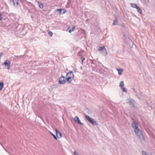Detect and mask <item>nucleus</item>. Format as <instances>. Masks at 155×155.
Masks as SVG:
<instances>
[{
    "instance_id": "obj_17",
    "label": "nucleus",
    "mask_w": 155,
    "mask_h": 155,
    "mask_svg": "<svg viewBox=\"0 0 155 155\" xmlns=\"http://www.w3.org/2000/svg\"><path fill=\"white\" fill-rule=\"evenodd\" d=\"M56 136L58 138H60L62 137V134L59 132H58V133L56 134Z\"/></svg>"
},
{
    "instance_id": "obj_32",
    "label": "nucleus",
    "mask_w": 155,
    "mask_h": 155,
    "mask_svg": "<svg viewBox=\"0 0 155 155\" xmlns=\"http://www.w3.org/2000/svg\"><path fill=\"white\" fill-rule=\"evenodd\" d=\"M55 131H56V134H57L58 133V132L59 131L58 130L56 129H55Z\"/></svg>"
},
{
    "instance_id": "obj_7",
    "label": "nucleus",
    "mask_w": 155,
    "mask_h": 155,
    "mask_svg": "<svg viewBox=\"0 0 155 155\" xmlns=\"http://www.w3.org/2000/svg\"><path fill=\"white\" fill-rule=\"evenodd\" d=\"M56 11L57 12L59 13L60 15L64 14L66 12V11L64 8L57 9Z\"/></svg>"
},
{
    "instance_id": "obj_3",
    "label": "nucleus",
    "mask_w": 155,
    "mask_h": 155,
    "mask_svg": "<svg viewBox=\"0 0 155 155\" xmlns=\"http://www.w3.org/2000/svg\"><path fill=\"white\" fill-rule=\"evenodd\" d=\"M84 115L86 120L93 125L95 126L97 124L96 122L94 119L90 117L86 114H85Z\"/></svg>"
},
{
    "instance_id": "obj_33",
    "label": "nucleus",
    "mask_w": 155,
    "mask_h": 155,
    "mask_svg": "<svg viewBox=\"0 0 155 155\" xmlns=\"http://www.w3.org/2000/svg\"><path fill=\"white\" fill-rule=\"evenodd\" d=\"M132 89H133V91H134V92H135V93H137V92H136V91H135V90H134V89L132 88Z\"/></svg>"
},
{
    "instance_id": "obj_20",
    "label": "nucleus",
    "mask_w": 155,
    "mask_h": 155,
    "mask_svg": "<svg viewBox=\"0 0 155 155\" xmlns=\"http://www.w3.org/2000/svg\"><path fill=\"white\" fill-rule=\"evenodd\" d=\"M105 48V46H103L101 47H100L99 48H98V51H100V52L101 51H102Z\"/></svg>"
},
{
    "instance_id": "obj_23",
    "label": "nucleus",
    "mask_w": 155,
    "mask_h": 155,
    "mask_svg": "<svg viewBox=\"0 0 155 155\" xmlns=\"http://www.w3.org/2000/svg\"><path fill=\"white\" fill-rule=\"evenodd\" d=\"M124 81H121L120 82V86L121 87H123V86H124Z\"/></svg>"
},
{
    "instance_id": "obj_11",
    "label": "nucleus",
    "mask_w": 155,
    "mask_h": 155,
    "mask_svg": "<svg viewBox=\"0 0 155 155\" xmlns=\"http://www.w3.org/2000/svg\"><path fill=\"white\" fill-rule=\"evenodd\" d=\"M100 52L102 54V55L104 56H106L107 54V52L106 48L104 49L102 51H101Z\"/></svg>"
},
{
    "instance_id": "obj_18",
    "label": "nucleus",
    "mask_w": 155,
    "mask_h": 155,
    "mask_svg": "<svg viewBox=\"0 0 155 155\" xmlns=\"http://www.w3.org/2000/svg\"><path fill=\"white\" fill-rule=\"evenodd\" d=\"M85 111L88 114H92L91 111L88 109H86Z\"/></svg>"
},
{
    "instance_id": "obj_10",
    "label": "nucleus",
    "mask_w": 155,
    "mask_h": 155,
    "mask_svg": "<svg viewBox=\"0 0 155 155\" xmlns=\"http://www.w3.org/2000/svg\"><path fill=\"white\" fill-rule=\"evenodd\" d=\"M129 103H130L131 107H134L135 103V101L134 100L130 99L129 101Z\"/></svg>"
},
{
    "instance_id": "obj_15",
    "label": "nucleus",
    "mask_w": 155,
    "mask_h": 155,
    "mask_svg": "<svg viewBox=\"0 0 155 155\" xmlns=\"http://www.w3.org/2000/svg\"><path fill=\"white\" fill-rule=\"evenodd\" d=\"M117 70L118 71V74L119 75H121L123 71V69L120 68V69H117Z\"/></svg>"
},
{
    "instance_id": "obj_34",
    "label": "nucleus",
    "mask_w": 155,
    "mask_h": 155,
    "mask_svg": "<svg viewBox=\"0 0 155 155\" xmlns=\"http://www.w3.org/2000/svg\"><path fill=\"white\" fill-rule=\"evenodd\" d=\"M136 96L138 97V99H140V98L139 97V96H138L137 95H136Z\"/></svg>"
},
{
    "instance_id": "obj_35",
    "label": "nucleus",
    "mask_w": 155,
    "mask_h": 155,
    "mask_svg": "<svg viewBox=\"0 0 155 155\" xmlns=\"http://www.w3.org/2000/svg\"><path fill=\"white\" fill-rule=\"evenodd\" d=\"M147 155H149L148 154H147Z\"/></svg>"
},
{
    "instance_id": "obj_22",
    "label": "nucleus",
    "mask_w": 155,
    "mask_h": 155,
    "mask_svg": "<svg viewBox=\"0 0 155 155\" xmlns=\"http://www.w3.org/2000/svg\"><path fill=\"white\" fill-rule=\"evenodd\" d=\"M121 88L123 92H127V90L124 87H121Z\"/></svg>"
},
{
    "instance_id": "obj_14",
    "label": "nucleus",
    "mask_w": 155,
    "mask_h": 155,
    "mask_svg": "<svg viewBox=\"0 0 155 155\" xmlns=\"http://www.w3.org/2000/svg\"><path fill=\"white\" fill-rule=\"evenodd\" d=\"M4 82L3 81H2L0 82V91H1L4 87Z\"/></svg>"
},
{
    "instance_id": "obj_6",
    "label": "nucleus",
    "mask_w": 155,
    "mask_h": 155,
    "mask_svg": "<svg viewBox=\"0 0 155 155\" xmlns=\"http://www.w3.org/2000/svg\"><path fill=\"white\" fill-rule=\"evenodd\" d=\"M66 78L64 76H61L60 78L58 81V83L60 84H64L66 83Z\"/></svg>"
},
{
    "instance_id": "obj_21",
    "label": "nucleus",
    "mask_w": 155,
    "mask_h": 155,
    "mask_svg": "<svg viewBox=\"0 0 155 155\" xmlns=\"http://www.w3.org/2000/svg\"><path fill=\"white\" fill-rule=\"evenodd\" d=\"M117 24V18H116L115 19L113 23V25H116Z\"/></svg>"
},
{
    "instance_id": "obj_12",
    "label": "nucleus",
    "mask_w": 155,
    "mask_h": 155,
    "mask_svg": "<svg viewBox=\"0 0 155 155\" xmlns=\"http://www.w3.org/2000/svg\"><path fill=\"white\" fill-rule=\"evenodd\" d=\"M137 9V12L140 15L142 14V11L141 9L138 6L136 8Z\"/></svg>"
},
{
    "instance_id": "obj_5",
    "label": "nucleus",
    "mask_w": 155,
    "mask_h": 155,
    "mask_svg": "<svg viewBox=\"0 0 155 155\" xmlns=\"http://www.w3.org/2000/svg\"><path fill=\"white\" fill-rule=\"evenodd\" d=\"M10 64L11 62L10 61L8 60H6L5 61L4 63L2 64V65H4L6 68L9 69L10 66Z\"/></svg>"
},
{
    "instance_id": "obj_29",
    "label": "nucleus",
    "mask_w": 155,
    "mask_h": 155,
    "mask_svg": "<svg viewBox=\"0 0 155 155\" xmlns=\"http://www.w3.org/2000/svg\"><path fill=\"white\" fill-rule=\"evenodd\" d=\"M2 15L1 12H0V21H1L2 19Z\"/></svg>"
},
{
    "instance_id": "obj_19",
    "label": "nucleus",
    "mask_w": 155,
    "mask_h": 155,
    "mask_svg": "<svg viewBox=\"0 0 155 155\" xmlns=\"http://www.w3.org/2000/svg\"><path fill=\"white\" fill-rule=\"evenodd\" d=\"M130 6L131 7L136 8L138 6L135 3H131L130 4Z\"/></svg>"
},
{
    "instance_id": "obj_30",
    "label": "nucleus",
    "mask_w": 155,
    "mask_h": 155,
    "mask_svg": "<svg viewBox=\"0 0 155 155\" xmlns=\"http://www.w3.org/2000/svg\"><path fill=\"white\" fill-rule=\"evenodd\" d=\"M90 61H91V64H94V63L93 61H95V60H92V59H90Z\"/></svg>"
},
{
    "instance_id": "obj_28",
    "label": "nucleus",
    "mask_w": 155,
    "mask_h": 155,
    "mask_svg": "<svg viewBox=\"0 0 155 155\" xmlns=\"http://www.w3.org/2000/svg\"><path fill=\"white\" fill-rule=\"evenodd\" d=\"M48 34L51 36H52L53 35V33L51 31H49Z\"/></svg>"
},
{
    "instance_id": "obj_8",
    "label": "nucleus",
    "mask_w": 155,
    "mask_h": 155,
    "mask_svg": "<svg viewBox=\"0 0 155 155\" xmlns=\"http://www.w3.org/2000/svg\"><path fill=\"white\" fill-rule=\"evenodd\" d=\"M75 28V26L71 25L68 27L67 29V31H68L69 33H71L74 31V30Z\"/></svg>"
},
{
    "instance_id": "obj_2",
    "label": "nucleus",
    "mask_w": 155,
    "mask_h": 155,
    "mask_svg": "<svg viewBox=\"0 0 155 155\" xmlns=\"http://www.w3.org/2000/svg\"><path fill=\"white\" fill-rule=\"evenodd\" d=\"M67 78H66L67 81L68 83H70L74 78V75L73 72L72 71H70L67 74Z\"/></svg>"
},
{
    "instance_id": "obj_27",
    "label": "nucleus",
    "mask_w": 155,
    "mask_h": 155,
    "mask_svg": "<svg viewBox=\"0 0 155 155\" xmlns=\"http://www.w3.org/2000/svg\"><path fill=\"white\" fill-rule=\"evenodd\" d=\"M142 153L143 155H147V154H148L147 152H145L144 151H142Z\"/></svg>"
},
{
    "instance_id": "obj_9",
    "label": "nucleus",
    "mask_w": 155,
    "mask_h": 155,
    "mask_svg": "<svg viewBox=\"0 0 155 155\" xmlns=\"http://www.w3.org/2000/svg\"><path fill=\"white\" fill-rule=\"evenodd\" d=\"M74 121L78 123L79 124L83 125H84V123L81 122L79 119V117L78 116H75L74 118Z\"/></svg>"
},
{
    "instance_id": "obj_31",
    "label": "nucleus",
    "mask_w": 155,
    "mask_h": 155,
    "mask_svg": "<svg viewBox=\"0 0 155 155\" xmlns=\"http://www.w3.org/2000/svg\"><path fill=\"white\" fill-rule=\"evenodd\" d=\"M74 153L75 155H78V153L75 151H74Z\"/></svg>"
},
{
    "instance_id": "obj_13",
    "label": "nucleus",
    "mask_w": 155,
    "mask_h": 155,
    "mask_svg": "<svg viewBox=\"0 0 155 155\" xmlns=\"http://www.w3.org/2000/svg\"><path fill=\"white\" fill-rule=\"evenodd\" d=\"M12 1L14 4V5L15 6L16 4V6H17L18 4L19 0H12Z\"/></svg>"
},
{
    "instance_id": "obj_26",
    "label": "nucleus",
    "mask_w": 155,
    "mask_h": 155,
    "mask_svg": "<svg viewBox=\"0 0 155 155\" xmlns=\"http://www.w3.org/2000/svg\"><path fill=\"white\" fill-rule=\"evenodd\" d=\"M81 60L82 61L81 64H83L84 62V61L85 60V58L84 57H82L81 58Z\"/></svg>"
},
{
    "instance_id": "obj_24",
    "label": "nucleus",
    "mask_w": 155,
    "mask_h": 155,
    "mask_svg": "<svg viewBox=\"0 0 155 155\" xmlns=\"http://www.w3.org/2000/svg\"><path fill=\"white\" fill-rule=\"evenodd\" d=\"M124 36L126 39H127V40L128 39V40H130V39H129V38L128 37L127 35L124 34Z\"/></svg>"
},
{
    "instance_id": "obj_4",
    "label": "nucleus",
    "mask_w": 155,
    "mask_h": 155,
    "mask_svg": "<svg viewBox=\"0 0 155 155\" xmlns=\"http://www.w3.org/2000/svg\"><path fill=\"white\" fill-rule=\"evenodd\" d=\"M23 29V26L19 24L15 27V31L17 32H18V33L19 32L21 35H23L25 34L23 33L21 31V30Z\"/></svg>"
},
{
    "instance_id": "obj_1",
    "label": "nucleus",
    "mask_w": 155,
    "mask_h": 155,
    "mask_svg": "<svg viewBox=\"0 0 155 155\" xmlns=\"http://www.w3.org/2000/svg\"><path fill=\"white\" fill-rule=\"evenodd\" d=\"M132 126L134 129V131L135 134L139 137L141 140H144V137H143L141 131L138 127V124L135 121H133L132 123Z\"/></svg>"
},
{
    "instance_id": "obj_25",
    "label": "nucleus",
    "mask_w": 155,
    "mask_h": 155,
    "mask_svg": "<svg viewBox=\"0 0 155 155\" xmlns=\"http://www.w3.org/2000/svg\"><path fill=\"white\" fill-rule=\"evenodd\" d=\"M50 134L53 136L54 138L56 140H57L58 138L55 135H54V134H53L51 132H50Z\"/></svg>"
},
{
    "instance_id": "obj_16",
    "label": "nucleus",
    "mask_w": 155,
    "mask_h": 155,
    "mask_svg": "<svg viewBox=\"0 0 155 155\" xmlns=\"http://www.w3.org/2000/svg\"><path fill=\"white\" fill-rule=\"evenodd\" d=\"M38 4L39 5V7L41 8H43V5L40 2H38Z\"/></svg>"
}]
</instances>
